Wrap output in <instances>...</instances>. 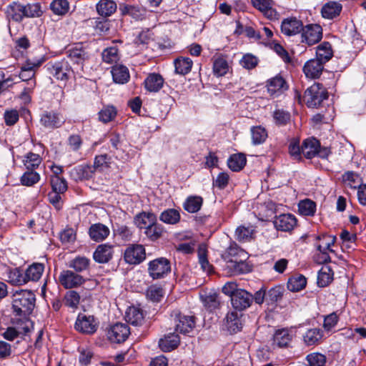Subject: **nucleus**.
<instances>
[{"instance_id": "f257e3e1", "label": "nucleus", "mask_w": 366, "mask_h": 366, "mask_svg": "<svg viewBox=\"0 0 366 366\" xmlns=\"http://www.w3.org/2000/svg\"><path fill=\"white\" fill-rule=\"evenodd\" d=\"M35 295L29 290L16 291L13 295L12 307L16 315L26 317L34 308Z\"/></svg>"}, {"instance_id": "f03ea898", "label": "nucleus", "mask_w": 366, "mask_h": 366, "mask_svg": "<svg viewBox=\"0 0 366 366\" xmlns=\"http://www.w3.org/2000/svg\"><path fill=\"white\" fill-rule=\"evenodd\" d=\"M45 68L50 76L59 81H67L73 74L69 63L64 59L48 62Z\"/></svg>"}, {"instance_id": "7ed1b4c3", "label": "nucleus", "mask_w": 366, "mask_h": 366, "mask_svg": "<svg viewBox=\"0 0 366 366\" xmlns=\"http://www.w3.org/2000/svg\"><path fill=\"white\" fill-rule=\"evenodd\" d=\"M328 93L326 89L320 83H315L307 89L305 92V101L309 107H317L327 99Z\"/></svg>"}, {"instance_id": "20e7f679", "label": "nucleus", "mask_w": 366, "mask_h": 366, "mask_svg": "<svg viewBox=\"0 0 366 366\" xmlns=\"http://www.w3.org/2000/svg\"><path fill=\"white\" fill-rule=\"evenodd\" d=\"M171 317H173L176 332L183 335H189L194 331L196 325V318L194 315L173 311Z\"/></svg>"}, {"instance_id": "39448f33", "label": "nucleus", "mask_w": 366, "mask_h": 366, "mask_svg": "<svg viewBox=\"0 0 366 366\" xmlns=\"http://www.w3.org/2000/svg\"><path fill=\"white\" fill-rule=\"evenodd\" d=\"M170 271V262L167 258H157L148 263V272L153 280L164 278Z\"/></svg>"}, {"instance_id": "423d86ee", "label": "nucleus", "mask_w": 366, "mask_h": 366, "mask_svg": "<svg viewBox=\"0 0 366 366\" xmlns=\"http://www.w3.org/2000/svg\"><path fill=\"white\" fill-rule=\"evenodd\" d=\"M301 151L307 159H312L316 155L325 158L329 154L327 149H320V144L315 138L306 139L301 146Z\"/></svg>"}, {"instance_id": "0eeeda50", "label": "nucleus", "mask_w": 366, "mask_h": 366, "mask_svg": "<svg viewBox=\"0 0 366 366\" xmlns=\"http://www.w3.org/2000/svg\"><path fill=\"white\" fill-rule=\"evenodd\" d=\"M75 329L84 334H94L98 328V322L94 316L79 314L75 322Z\"/></svg>"}, {"instance_id": "6e6552de", "label": "nucleus", "mask_w": 366, "mask_h": 366, "mask_svg": "<svg viewBox=\"0 0 366 366\" xmlns=\"http://www.w3.org/2000/svg\"><path fill=\"white\" fill-rule=\"evenodd\" d=\"M230 301L234 310L242 312L251 306L253 301L252 295L245 290H239L236 292Z\"/></svg>"}, {"instance_id": "1a4fd4ad", "label": "nucleus", "mask_w": 366, "mask_h": 366, "mask_svg": "<svg viewBox=\"0 0 366 366\" xmlns=\"http://www.w3.org/2000/svg\"><path fill=\"white\" fill-rule=\"evenodd\" d=\"M124 258L130 264H138L146 258L145 249L142 244L129 245L124 251Z\"/></svg>"}, {"instance_id": "9d476101", "label": "nucleus", "mask_w": 366, "mask_h": 366, "mask_svg": "<svg viewBox=\"0 0 366 366\" xmlns=\"http://www.w3.org/2000/svg\"><path fill=\"white\" fill-rule=\"evenodd\" d=\"M295 331L292 328H282L277 330L272 337V345L278 348H286L290 345Z\"/></svg>"}, {"instance_id": "9b49d317", "label": "nucleus", "mask_w": 366, "mask_h": 366, "mask_svg": "<svg viewBox=\"0 0 366 366\" xmlns=\"http://www.w3.org/2000/svg\"><path fill=\"white\" fill-rule=\"evenodd\" d=\"M130 335V329L127 324L116 323L108 331L109 340L115 343L124 342Z\"/></svg>"}, {"instance_id": "f8f14e48", "label": "nucleus", "mask_w": 366, "mask_h": 366, "mask_svg": "<svg viewBox=\"0 0 366 366\" xmlns=\"http://www.w3.org/2000/svg\"><path fill=\"white\" fill-rule=\"evenodd\" d=\"M65 120L64 117L54 111L44 112L40 117L41 124L47 129H54L61 127Z\"/></svg>"}, {"instance_id": "ddd939ff", "label": "nucleus", "mask_w": 366, "mask_h": 366, "mask_svg": "<svg viewBox=\"0 0 366 366\" xmlns=\"http://www.w3.org/2000/svg\"><path fill=\"white\" fill-rule=\"evenodd\" d=\"M302 42L313 45L319 42L322 37V29L318 24H309L302 30Z\"/></svg>"}, {"instance_id": "4468645a", "label": "nucleus", "mask_w": 366, "mask_h": 366, "mask_svg": "<svg viewBox=\"0 0 366 366\" xmlns=\"http://www.w3.org/2000/svg\"><path fill=\"white\" fill-rule=\"evenodd\" d=\"M59 281L64 288L71 289L81 285L84 279L71 270H64L59 274Z\"/></svg>"}, {"instance_id": "2eb2a0df", "label": "nucleus", "mask_w": 366, "mask_h": 366, "mask_svg": "<svg viewBox=\"0 0 366 366\" xmlns=\"http://www.w3.org/2000/svg\"><path fill=\"white\" fill-rule=\"evenodd\" d=\"M252 6L262 13L269 19L273 20L278 18V13L274 9L273 0H251Z\"/></svg>"}, {"instance_id": "dca6fc26", "label": "nucleus", "mask_w": 366, "mask_h": 366, "mask_svg": "<svg viewBox=\"0 0 366 366\" xmlns=\"http://www.w3.org/2000/svg\"><path fill=\"white\" fill-rule=\"evenodd\" d=\"M267 92L272 97L280 96L288 88L285 80L280 76H276L267 80Z\"/></svg>"}, {"instance_id": "f3484780", "label": "nucleus", "mask_w": 366, "mask_h": 366, "mask_svg": "<svg viewBox=\"0 0 366 366\" xmlns=\"http://www.w3.org/2000/svg\"><path fill=\"white\" fill-rule=\"evenodd\" d=\"M274 224L278 230L289 232L296 226L297 219L293 214H283L276 217Z\"/></svg>"}, {"instance_id": "a211bd4d", "label": "nucleus", "mask_w": 366, "mask_h": 366, "mask_svg": "<svg viewBox=\"0 0 366 366\" xmlns=\"http://www.w3.org/2000/svg\"><path fill=\"white\" fill-rule=\"evenodd\" d=\"M302 21L295 17L284 19L281 24V31L287 36L295 35L302 31Z\"/></svg>"}, {"instance_id": "6ab92c4d", "label": "nucleus", "mask_w": 366, "mask_h": 366, "mask_svg": "<svg viewBox=\"0 0 366 366\" xmlns=\"http://www.w3.org/2000/svg\"><path fill=\"white\" fill-rule=\"evenodd\" d=\"M323 68L324 64L320 60L312 59L305 64L303 71L307 78L317 79L321 75Z\"/></svg>"}, {"instance_id": "aec40b11", "label": "nucleus", "mask_w": 366, "mask_h": 366, "mask_svg": "<svg viewBox=\"0 0 366 366\" xmlns=\"http://www.w3.org/2000/svg\"><path fill=\"white\" fill-rule=\"evenodd\" d=\"M69 58L74 63L79 65L83 64L89 59V52L82 46L81 44H76L68 51Z\"/></svg>"}, {"instance_id": "412c9836", "label": "nucleus", "mask_w": 366, "mask_h": 366, "mask_svg": "<svg viewBox=\"0 0 366 366\" xmlns=\"http://www.w3.org/2000/svg\"><path fill=\"white\" fill-rule=\"evenodd\" d=\"M113 256V246L108 244H99L93 254L94 259L99 263L108 262Z\"/></svg>"}, {"instance_id": "4be33fe9", "label": "nucleus", "mask_w": 366, "mask_h": 366, "mask_svg": "<svg viewBox=\"0 0 366 366\" xmlns=\"http://www.w3.org/2000/svg\"><path fill=\"white\" fill-rule=\"evenodd\" d=\"M109 229L102 223L92 224L89 229V235L94 242H102L109 234Z\"/></svg>"}, {"instance_id": "5701e85b", "label": "nucleus", "mask_w": 366, "mask_h": 366, "mask_svg": "<svg viewBox=\"0 0 366 366\" xmlns=\"http://www.w3.org/2000/svg\"><path fill=\"white\" fill-rule=\"evenodd\" d=\"M157 221L156 214L152 212H142L137 214L134 219L135 225L140 229H146Z\"/></svg>"}, {"instance_id": "b1692460", "label": "nucleus", "mask_w": 366, "mask_h": 366, "mask_svg": "<svg viewBox=\"0 0 366 366\" xmlns=\"http://www.w3.org/2000/svg\"><path fill=\"white\" fill-rule=\"evenodd\" d=\"M242 315H239L237 311H230L226 316V327L227 330L232 333H236L241 330L242 328Z\"/></svg>"}, {"instance_id": "393cba45", "label": "nucleus", "mask_w": 366, "mask_h": 366, "mask_svg": "<svg viewBox=\"0 0 366 366\" xmlns=\"http://www.w3.org/2000/svg\"><path fill=\"white\" fill-rule=\"evenodd\" d=\"M179 342L180 339L177 334L169 333L160 339L159 346L163 352H170L177 347Z\"/></svg>"}, {"instance_id": "a878e982", "label": "nucleus", "mask_w": 366, "mask_h": 366, "mask_svg": "<svg viewBox=\"0 0 366 366\" xmlns=\"http://www.w3.org/2000/svg\"><path fill=\"white\" fill-rule=\"evenodd\" d=\"M342 9V6L337 1H329L322 7V16L325 19H332L338 16Z\"/></svg>"}, {"instance_id": "bb28decb", "label": "nucleus", "mask_w": 366, "mask_h": 366, "mask_svg": "<svg viewBox=\"0 0 366 366\" xmlns=\"http://www.w3.org/2000/svg\"><path fill=\"white\" fill-rule=\"evenodd\" d=\"M111 72L114 81L117 84L127 83L130 78L128 68L122 64L113 66Z\"/></svg>"}, {"instance_id": "cd10ccee", "label": "nucleus", "mask_w": 366, "mask_h": 366, "mask_svg": "<svg viewBox=\"0 0 366 366\" xmlns=\"http://www.w3.org/2000/svg\"><path fill=\"white\" fill-rule=\"evenodd\" d=\"M164 84V79L160 74H150L144 80V86L147 91L157 92Z\"/></svg>"}, {"instance_id": "c85d7f7f", "label": "nucleus", "mask_w": 366, "mask_h": 366, "mask_svg": "<svg viewBox=\"0 0 366 366\" xmlns=\"http://www.w3.org/2000/svg\"><path fill=\"white\" fill-rule=\"evenodd\" d=\"M125 319L128 323L134 326H139L143 323L144 316L141 309L130 307L126 312Z\"/></svg>"}, {"instance_id": "c756f323", "label": "nucleus", "mask_w": 366, "mask_h": 366, "mask_svg": "<svg viewBox=\"0 0 366 366\" xmlns=\"http://www.w3.org/2000/svg\"><path fill=\"white\" fill-rule=\"evenodd\" d=\"M174 65L175 73L184 76L191 71L193 61L189 57L179 56L174 59Z\"/></svg>"}, {"instance_id": "7c9ffc66", "label": "nucleus", "mask_w": 366, "mask_h": 366, "mask_svg": "<svg viewBox=\"0 0 366 366\" xmlns=\"http://www.w3.org/2000/svg\"><path fill=\"white\" fill-rule=\"evenodd\" d=\"M44 271V264L42 263H33L26 269L25 278L26 279V282L38 281L42 276L43 272Z\"/></svg>"}, {"instance_id": "2f4dec72", "label": "nucleus", "mask_w": 366, "mask_h": 366, "mask_svg": "<svg viewBox=\"0 0 366 366\" xmlns=\"http://www.w3.org/2000/svg\"><path fill=\"white\" fill-rule=\"evenodd\" d=\"M97 13L104 17L110 16L117 10V4L112 0H100L96 5Z\"/></svg>"}, {"instance_id": "473e14b6", "label": "nucleus", "mask_w": 366, "mask_h": 366, "mask_svg": "<svg viewBox=\"0 0 366 366\" xmlns=\"http://www.w3.org/2000/svg\"><path fill=\"white\" fill-rule=\"evenodd\" d=\"M6 14L9 19L20 22L24 19V5L14 1L7 6Z\"/></svg>"}, {"instance_id": "72a5a7b5", "label": "nucleus", "mask_w": 366, "mask_h": 366, "mask_svg": "<svg viewBox=\"0 0 366 366\" xmlns=\"http://www.w3.org/2000/svg\"><path fill=\"white\" fill-rule=\"evenodd\" d=\"M317 58L323 64L328 61L333 56L332 46L329 42L325 41L320 44L317 48Z\"/></svg>"}, {"instance_id": "f704fd0d", "label": "nucleus", "mask_w": 366, "mask_h": 366, "mask_svg": "<svg viewBox=\"0 0 366 366\" xmlns=\"http://www.w3.org/2000/svg\"><path fill=\"white\" fill-rule=\"evenodd\" d=\"M203 199L200 196H189L183 203L184 209L189 213H195L200 210Z\"/></svg>"}, {"instance_id": "c9c22d12", "label": "nucleus", "mask_w": 366, "mask_h": 366, "mask_svg": "<svg viewBox=\"0 0 366 366\" xmlns=\"http://www.w3.org/2000/svg\"><path fill=\"white\" fill-rule=\"evenodd\" d=\"M181 219L179 211L176 209H167L159 215V220L167 224H176Z\"/></svg>"}, {"instance_id": "e433bc0d", "label": "nucleus", "mask_w": 366, "mask_h": 366, "mask_svg": "<svg viewBox=\"0 0 366 366\" xmlns=\"http://www.w3.org/2000/svg\"><path fill=\"white\" fill-rule=\"evenodd\" d=\"M198 258L199 262L201 265V268L204 272L207 274H211L213 271L212 265L209 264L207 254V246L204 244H201L198 247Z\"/></svg>"}, {"instance_id": "4c0bfd02", "label": "nucleus", "mask_w": 366, "mask_h": 366, "mask_svg": "<svg viewBox=\"0 0 366 366\" xmlns=\"http://www.w3.org/2000/svg\"><path fill=\"white\" fill-rule=\"evenodd\" d=\"M165 232L164 227L157 223V221L154 224L150 225L147 228L144 233L146 237L151 241H157L160 239L164 233Z\"/></svg>"}, {"instance_id": "58836bf2", "label": "nucleus", "mask_w": 366, "mask_h": 366, "mask_svg": "<svg viewBox=\"0 0 366 366\" xmlns=\"http://www.w3.org/2000/svg\"><path fill=\"white\" fill-rule=\"evenodd\" d=\"M252 142L254 145L264 143L267 139L268 134L264 127L262 126H254L250 129Z\"/></svg>"}, {"instance_id": "ea45409f", "label": "nucleus", "mask_w": 366, "mask_h": 366, "mask_svg": "<svg viewBox=\"0 0 366 366\" xmlns=\"http://www.w3.org/2000/svg\"><path fill=\"white\" fill-rule=\"evenodd\" d=\"M322 337V331L317 328L308 330L303 336V340L307 346L318 344Z\"/></svg>"}, {"instance_id": "a19ab883", "label": "nucleus", "mask_w": 366, "mask_h": 366, "mask_svg": "<svg viewBox=\"0 0 366 366\" xmlns=\"http://www.w3.org/2000/svg\"><path fill=\"white\" fill-rule=\"evenodd\" d=\"M254 229L252 226H239L237 228L235 236L240 242H249L254 239Z\"/></svg>"}, {"instance_id": "79ce46f5", "label": "nucleus", "mask_w": 366, "mask_h": 366, "mask_svg": "<svg viewBox=\"0 0 366 366\" xmlns=\"http://www.w3.org/2000/svg\"><path fill=\"white\" fill-rule=\"evenodd\" d=\"M246 157L242 154L232 155L228 159L227 164L229 169L234 172L240 171L246 164Z\"/></svg>"}, {"instance_id": "37998d69", "label": "nucleus", "mask_w": 366, "mask_h": 366, "mask_svg": "<svg viewBox=\"0 0 366 366\" xmlns=\"http://www.w3.org/2000/svg\"><path fill=\"white\" fill-rule=\"evenodd\" d=\"M41 161L42 159L39 154L29 152L25 155L24 159H23V163L26 169L34 171L39 167Z\"/></svg>"}, {"instance_id": "c03bdc74", "label": "nucleus", "mask_w": 366, "mask_h": 366, "mask_svg": "<svg viewBox=\"0 0 366 366\" xmlns=\"http://www.w3.org/2000/svg\"><path fill=\"white\" fill-rule=\"evenodd\" d=\"M307 280L303 275L290 277L287 282V288L292 292H298L305 287Z\"/></svg>"}, {"instance_id": "a18cd8bd", "label": "nucleus", "mask_w": 366, "mask_h": 366, "mask_svg": "<svg viewBox=\"0 0 366 366\" xmlns=\"http://www.w3.org/2000/svg\"><path fill=\"white\" fill-rule=\"evenodd\" d=\"M342 181L344 185L352 189L359 188L360 178L357 173L348 171L342 176Z\"/></svg>"}, {"instance_id": "49530a36", "label": "nucleus", "mask_w": 366, "mask_h": 366, "mask_svg": "<svg viewBox=\"0 0 366 366\" xmlns=\"http://www.w3.org/2000/svg\"><path fill=\"white\" fill-rule=\"evenodd\" d=\"M40 174L33 170L25 172L20 178L21 184L26 187H32L39 182Z\"/></svg>"}, {"instance_id": "de8ad7c7", "label": "nucleus", "mask_w": 366, "mask_h": 366, "mask_svg": "<svg viewBox=\"0 0 366 366\" xmlns=\"http://www.w3.org/2000/svg\"><path fill=\"white\" fill-rule=\"evenodd\" d=\"M307 366H325L327 357L320 352H312L308 354L305 358Z\"/></svg>"}, {"instance_id": "09e8293b", "label": "nucleus", "mask_w": 366, "mask_h": 366, "mask_svg": "<svg viewBox=\"0 0 366 366\" xmlns=\"http://www.w3.org/2000/svg\"><path fill=\"white\" fill-rule=\"evenodd\" d=\"M123 15H128L135 20L142 19L144 16V12L137 6L132 5H122L119 8Z\"/></svg>"}, {"instance_id": "8fccbe9b", "label": "nucleus", "mask_w": 366, "mask_h": 366, "mask_svg": "<svg viewBox=\"0 0 366 366\" xmlns=\"http://www.w3.org/2000/svg\"><path fill=\"white\" fill-rule=\"evenodd\" d=\"M80 302V295L74 290H69L66 292L64 297L65 306L71 309H77Z\"/></svg>"}, {"instance_id": "3c124183", "label": "nucleus", "mask_w": 366, "mask_h": 366, "mask_svg": "<svg viewBox=\"0 0 366 366\" xmlns=\"http://www.w3.org/2000/svg\"><path fill=\"white\" fill-rule=\"evenodd\" d=\"M298 209L302 215L313 216L316 211V204L310 199L302 200L298 204Z\"/></svg>"}, {"instance_id": "603ef678", "label": "nucleus", "mask_w": 366, "mask_h": 366, "mask_svg": "<svg viewBox=\"0 0 366 366\" xmlns=\"http://www.w3.org/2000/svg\"><path fill=\"white\" fill-rule=\"evenodd\" d=\"M202 300L205 307L209 310H214L219 307V300L216 292H210L201 296Z\"/></svg>"}, {"instance_id": "864d4df0", "label": "nucleus", "mask_w": 366, "mask_h": 366, "mask_svg": "<svg viewBox=\"0 0 366 366\" xmlns=\"http://www.w3.org/2000/svg\"><path fill=\"white\" fill-rule=\"evenodd\" d=\"M42 13L41 6L38 3L24 5V18L39 17Z\"/></svg>"}, {"instance_id": "5fc2aeb1", "label": "nucleus", "mask_w": 366, "mask_h": 366, "mask_svg": "<svg viewBox=\"0 0 366 366\" xmlns=\"http://www.w3.org/2000/svg\"><path fill=\"white\" fill-rule=\"evenodd\" d=\"M25 277V274L19 269H14L8 273V282L13 285H23L27 283Z\"/></svg>"}, {"instance_id": "6e6d98bb", "label": "nucleus", "mask_w": 366, "mask_h": 366, "mask_svg": "<svg viewBox=\"0 0 366 366\" xmlns=\"http://www.w3.org/2000/svg\"><path fill=\"white\" fill-rule=\"evenodd\" d=\"M229 70L227 61L223 58H217L213 64V72L217 76L225 75Z\"/></svg>"}, {"instance_id": "4d7b16f0", "label": "nucleus", "mask_w": 366, "mask_h": 366, "mask_svg": "<svg viewBox=\"0 0 366 366\" xmlns=\"http://www.w3.org/2000/svg\"><path fill=\"white\" fill-rule=\"evenodd\" d=\"M164 290L161 286L151 285L147 290V297L152 302H159L164 296Z\"/></svg>"}, {"instance_id": "13d9d810", "label": "nucleus", "mask_w": 366, "mask_h": 366, "mask_svg": "<svg viewBox=\"0 0 366 366\" xmlns=\"http://www.w3.org/2000/svg\"><path fill=\"white\" fill-rule=\"evenodd\" d=\"M50 6L53 12L57 15H64L69 9L67 0H54Z\"/></svg>"}, {"instance_id": "bf43d9fd", "label": "nucleus", "mask_w": 366, "mask_h": 366, "mask_svg": "<svg viewBox=\"0 0 366 366\" xmlns=\"http://www.w3.org/2000/svg\"><path fill=\"white\" fill-rule=\"evenodd\" d=\"M50 182L54 192L64 193L67 189L66 181L60 176H51Z\"/></svg>"}, {"instance_id": "052dcab7", "label": "nucleus", "mask_w": 366, "mask_h": 366, "mask_svg": "<svg viewBox=\"0 0 366 366\" xmlns=\"http://www.w3.org/2000/svg\"><path fill=\"white\" fill-rule=\"evenodd\" d=\"M102 59L104 62L112 64L119 59L118 49L115 46L105 49L102 52Z\"/></svg>"}, {"instance_id": "680f3d73", "label": "nucleus", "mask_w": 366, "mask_h": 366, "mask_svg": "<svg viewBox=\"0 0 366 366\" xmlns=\"http://www.w3.org/2000/svg\"><path fill=\"white\" fill-rule=\"evenodd\" d=\"M89 265V259L86 257H78L74 259L69 263V267L75 271L81 272L86 270Z\"/></svg>"}, {"instance_id": "e2e57ef3", "label": "nucleus", "mask_w": 366, "mask_h": 366, "mask_svg": "<svg viewBox=\"0 0 366 366\" xmlns=\"http://www.w3.org/2000/svg\"><path fill=\"white\" fill-rule=\"evenodd\" d=\"M258 62V58L252 54H244L239 61L240 65L248 70L255 68Z\"/></svg>"}, {"instance_id": "0e129e2a", "label": "nucleus", "mask_w": 366, "mask_h": 366, "mask_svg": "<svg viewBox=\"0 0 366 366\" xmlns=\"http://www.w3.org/2000/svg\"><path fill=\"white\" fill-rule=\"evenodd\" d=\"M117 111L114 107H107L99 112V120L104 123L112 121L116 116Z\"/></svg>"}, {"instance_id": "69168bd1", "label": "nucleus", "mask_w": 366, "mask_h": 366, "mask_svg": "<svg viewBox=\"0 0 366 366\" xmlns=\"http://www.w3.org/2000/svg\"><path fill=\"white\" fill-rule=\"evenodd\" d=\"M227 262L231 264V267L233 268L234 272L236 274H244L250 271L249 266L243 260L238 262L236 259H228Z\"/></svg>"}, {"instance_id": "338daca9", "label": "nucleus", "mask_w": 366, "mask_h": 366, "mask_svg": "<svg viewBox=\"0 0 366 366\" xmlns=\"http://www.w3.org/2000/svg\"><path fill=\"white\" fill-rule=\"evenodd\" d=\"M330 272V269L329 267H324L320 270L317 275V285L320 287H325L332 281Z\"/></svg>"}, {"instance_id": "774afa93", "label": "nucleus", "mask_w": 366, "mask_h": 366, "mask_svg": "<svg viewBox=\"0 0 366 366\" xmlns=\"http://www.w3.org/2000/svg\"><path fill=\"white\" fill-rule=\"evenodd\" d=\"M273 118L277 124L285 125L290 120V114L283 109H277L273 113Z\"/></svg>"}]
</instances>
